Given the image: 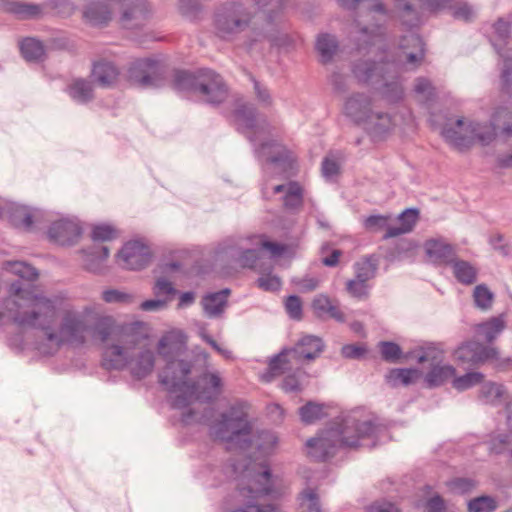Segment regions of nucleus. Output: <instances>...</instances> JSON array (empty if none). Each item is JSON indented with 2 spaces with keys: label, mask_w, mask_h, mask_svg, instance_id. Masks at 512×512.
I'll return each instance as SVG.
<instances>
[{
  "label": "nucleus",
  "mask_w": 512,
  "mask_h": 512,
  "mask_svg": "<svg viewBox=\"0 0 512 512\" xmlns=\"http://www.w3.org/2000/svg\"><path fill=\"white\" fill-rule=\"evenodd\" d=\"M381 428L363 410L338 417L329 427L307 441L308 454L317 461L333 457L343 448L374 447Z\"/></svg>",
  "instance_id": "obj_1"
},
{
  "label": "nucleus",
  "mask_w": 512,
  "mask_h": 512,
  "mask_svg": "<svg viewBox=\"0 0 512 512\" xmlns=\"http://www.w3.org/2000/svg\"><path fill=\"white\" fill-rule=\"evenodd\" d=\"M381 428L363 410L338 417L329 427L307 441L308 454L317 461L333 457L343 448L374 447Z\"/></svg>",
  "instance_id": "obj_2"
},
{
  "label": "nucleus",
  "mask_w": 512,
  "mask_h": 512,
  "mask_svg": "<svg viewBox=\"0 0 512 512\" xmlns=\"http://www.w3.org/2000/svg\"><path fill=\"white\" fill-rule=\"evenodd\" d=\"M9 293L3 302L0 317H8L20 327L40 329L48 340V334L53 331V325L59 317L61 299L35 294L30 285L22 280L13 282Z\"/></svg>",
  "instance_id": "obj_3"
},
{
  "label": "nucleus",
  "mask_w": 512,
  "mask_h": 512,
  "mask_svg": "<svg viewBox=\"0 0 512 512\" xmlns=\"http://www.w3.org/2000/svg\"><path fill=\"white\" fill-rule=\"evenodd\" d=\"M386 14L387 11L384 4L381 1H375L366 7V16L375 20L373 24H365L360 19L362 16L358 15V18L355 19L356 26L359 28L355 37L356 50L358 52H369L373 47H377L382 54H386L387 59H391V55L401 57L402 64L400 69L405 65L418 67L425 57L422 38L416 34L404 36L399 50L388 51L385 27L381 23Z\"/></svg>",
  "instance_id": "obj_4"
},
{
  "label": "nucleus",
  "mask_w": 512,
  "mask_h": 512,
  "mask_svg": "<svg viewBox=\"0 0 512 512\" xmlns=\"http://www.w3.org/2000/svg\"><path fill=\"white\" fill-rule=\"evenodd\" d=\"M142 322L126 324L120 331L118 343L105 346L102 365L106 369H127L134 379L142 380L149 376L155 367V353L141 346L146 335Z\"/></svg>",
  "instance_id": "obj_5"
},
{
  "label": "nucleus",
  "mask_w": 512,
  "mask_h": 512,
  "mask_svg": "<svg viewBox=\"0 0 512 512\" xmlns=\"http://www.w3.org/2000/svg\"><path fill=\"white\" fill-rule=\"evenodd\" d=\"M192 365L184 360H168L159 374V382L169 392L177 393L172 401V407L183 409L193 401L210 403L216 400L222 392V379L217 372L203 373L195 383H188L187 377Z\"/></svg>",
  "instance_id": "obj_6"
},
{
  "label": "nucleus",
  "mask_w": 512,
  "mask_h": 512,
  "mask_svg": "<svg viewBox=\"0 0 512 512\" xmlns=\"http://www.w3.org/2000/svg\"><path fill=\"white\" fill-rule=\"evenodd\" d=\"M254 13L250 7L240 0H226L219 3L213 12V27L215 35L224 41L232 42L238 40L240 36L250 31L244 41L247 50L253 49L256 43L248 48L247 41L252 35V31L260 29L266 31L271 28L264 20V27H252ZM259 42H257L258 44Z\"/></svg>",
  "instance_id": "obj_7"
},
{
  "label": "nucleus",
  "mask_w": 512,
  "mask_h": 512,
  "mask_svg": "<svg viewBox=\"0 0 512 512\" xmlns=\"http://www.w3.org/2000/svg\"><path fill=\"white\" fill-rule=\"evenodd\" d=\"M323 340L315 335H303L291 348H284L269 361L266 381L295 369L298 374L304 373L302 368L306 362L314 361L324 351Z\"/></svg>",
  "instance_id": "obj_8"
},
{
  "label": "nucleus",
  "mask_w": 512,
  "mask_h": 512,
  "mask_svg": "<svg viewBox=\"0 0 512 512\" xmlns=\"http://www.w3.org/2000/svg\"><path fill=\"white\" fill-rule=\"evenodd\" d=\"M92 314L91 307H85L82 311L64 310L58 328L49 332L47 341L56 349L63 345L76 348L84 346L90 334Z\"/></svg>",
  "instance_id": "obj_9"
},
{
  "label": "nucleus",
  "mask_w": 512,
  "mask_h": 512,
  "mask_svg": "<svg viewBox=\"0 0 512 512\" xmlns=\"http://www.w3.org/2000/svg\"><path fill=\"white\" fill-rule=\"evenodd\" d=\"M251 431L247 414L237 406H232L228 412L221 415L219 421L211 426L213 437L225 442L229 450L247 449L251 444Z\"/></svg>",
  "instance_id": "obj_10"
},
{
  "label": "nucleus",
  "mask_w": 512,
  "mask_h": 512,
  "mask_svg": "<svg viewBox=\"0 0 512 512\" xmlns=\"http://www.w3.org/2000/svg\"><path fill=\"white\" fill-rule=\"evenodd\" d=\"M498 129L505 137H512V111L507 107L497 108L489 122H470L469 136L458 138L456 143L468 149L474 145L489 146L496 140Z\"/></svg>",
  "instance_id": "obj_11"
},
{
  "label": "nucleus",
  "mask_w": 512,
  "mask_h": 512,
  "mask_svg": "<svg viewBox=\"0 0 512 512\" xmlns=\"http://www.w3.org/2000/svg\"><path fill=\"white\" fill-rule=\"evenodd\" d=\"M258 9L265 15L266 23L271 26L270 29L263 31L255 29L247 41L248 48H251L257 42L268 41L271 46L284 47L290 44V37L282 32L279 25L282 21L283 11L286 0H252Z\"/></svg>",
  "instance_id": "obj_12"
},
{
  "label": "nucleus",
  "mask_w": 512,
  "mask_h": 512,
  "mask_svg": "<svg viewBox=\"0 0 512 512\" xmlns=\"http://www.w3.org/2000/svg\"><path fill=\"white\" fill-rule=\"evenodd\" d=\"M402 64L401 57L391 55V59L386 58V54L378 62L370 60H358L353 64L352 73L355 78L362 83H368L374 77L380 79H395Z\"/></svg>",
  "instance_id": "obj_13"
},
{
  "label": "nucleus",
  "mask_w": 512,
  "mask_h": 512,
  "mask_svg": "<svg viewBox=\"0 0 512 512\" xmlns=\"http://www.w3.org/2000/svg\"><path fill=\"white\" fill-rule=\"evenodd\" d=\"M456 360L472 365L482 364L486 361H494L497 367L503 368L510 364V358L502 359L497 348L485 346L477 341H469L461 344L454 352Z\"/></svg>",
  "instance_id": "obj_14"
},
{
  "label": "nucleus",
  "mask_w": 512,
  "mask_h": 512,
  "mask_svg": "<svg viewBox=\"0 0 512 512\" xmlns=\"http://www.w3.org/2000/svg\"><path fill=\"white\" fill-rule=\"evenodd\" d=\"M197 96L206 104L219 106L228 99L229 87L219 73L209 68H202Z\"/></svg>",
  "instance_id": "obj_15"
},
{
  "label": "nucleus",
  "mask_w": 512,
  "mask_h": 512,
  "mask_svg": "<svg viewBox=\"0 0 512 512\" xmlns=\"http://www.w3.org/2000/svg\"><path fill=\"white\" fill-rule=\"evenodd\" d=\"M159 74V62L152 58L137 59L128 69V80L142 88L156 87Z\"/></svg>",
  "instance_id": "obj_16"
},
{
  "label": "nucleus",
  "mask_w": 512,
  "mask_h": 512,
  "mask_svg": "<svg viewBox=\"0 0 512 512\" xmlns=\"http://www.w3.org/2000/svg\"><path fill=\"white\" fill-rule=\"evenodd\" d=\"M151 260V252L148 246L139 241L126 243L118 253V261L121 266L129 270L145 268Z\"/></svg>",
  "instance_id": "obj_17"
},
{
  "label": "nucleus",
  "mask_w": 512,
  "mask_h": 512,
  "mask_svg": "<svg viewBox=\"0 0 512 512\" xmlns=\"http://www.w3.org/2000/svg\"><path fill=\"white\" fill-rule=\"evenodd\" d=\"M149 15L150 7L146 0H130L123 5L120 24L126 29L141 28Z\"/></svg>",
  "instance_id": "obj_18"
},
{
  "label": "nucleus",
  "mask_w": 512,
  "mask_h": 512,
  "mask_svg": "<svg viewBox=\"0 0 512 512\" xmlns=\"http://www.w3.org/2000/svg\"><path fill=\"white\" fill-rule=\"evenodd\" d=\"M82 233V229L76 220L63 218L53 222L49 228L48 235L51 240L59 245L75 244Z\"/></svg>",
  "instance_id": "obj_19"
},
{
  "label": "nucleus",
  "mask_w": 512,
  "mask_h": 512,
  "mask_svg": "<svg viewBox=\"0 0 512 512\" xmlns=\"http://www.w3.org/2000/svg\"><path fill=\"white\" fill-rule=\"evenodd\" d=\"M343 111L355 123H365L373 112L372 100L365 93H353L346 99Z\"/></svg>",
  "instance_id": "obj_20"
},
{
  "label": "nucleus",
  "mask_w": 512,
  "mask_h": 512,
  "mask_svg": "<svg viewBox=\"0 0 512 512\" xmlns=\"http://www.w3.org/2000/svg\"><path fill=\"white\" fill-rule=\"evenodd\" d=\"M0 10L18 20H36L43 16L42 5L17 0H0Z\"/></svg>",
  "instance_id": "obj_21"
},
{
  "label": "nucleus",
  "mask_w": 512,
  "mask_h": 512,
  "mask_svg": "<svg viewBox=\"0 0 512 512\" xmlns=\"http://www.w3.org/2000/svg\"><path fill=\"white\" fill-rule=\"evenodd\" d=\"M217 255L225 254L230 258L237 259L242 267L256 268L257 262L260 259L259 249H245L240 251L233 240H227L219 245Z\"/></svg>",
  "instance_id": "obj_22"
},
{
  "label": "nucleus",
  "mask_w": 512,
  "mask_h": 512,
  "mask_svg": "<svg viewBox=\"0 0 512 512\" xmlns=\"http://www.w3.org/2000/svg\"><path fill=\"white\" fill-rule=\"evenodd\" d=\"M427 257L433 263L450 264L455 258V248L443 239H429L424 243Z\"/></svg>",
  "instance_id": "obj_23"
},
{
  "label": "nucleus",
  "mask_w": 512,
  "mask_h": 512,
  "mask_svg": "<svg viewBox=\"0 0 512 512\" xmlns=\"http://www.w3.org/2000/svg\"><path fill=\"white\" fill-rule=\"evenodd\" d=\"M91 320L93 321L91 322L90 334H93V336L98 338L102 343L107 342L109 338L113 336L116 341L115 343H118L119 333L126 324L116 328L114 318L108 315L90 317V321Z\"/></svg>",
  "instance_id": "obj_24"
},
{
  "label": "nucleus",
  "mask_w": 512,
  "mask_h": 512,
  "mask_svg": "<svg viewBox=\"0 0 512 512\" xmlns=\"http://www.w3.org/2000/svg\"><path fill=\"white\" fill-rule=\"evenodd\" d=\"M201 75L202 68L195 71L176 69L173 72L171 87L177 92L193 93L197 95Z\"/></svg>",
  "instance_id": "obj_25"
},
{
  "label": "nucleus",
  "mask_w": 512,
  "mask_h": 512,
  "mask_svg": "<svg viewBox=\"0 0 512 512\" xmlns=\"http://www.w3.org/2000/svg\"><path fill=\"white\" fill-rule=\"evenodd\" d=\"M255 156L263 160H295L297 158L292 150L276 140L261 143L255 149Z\"/></svg>",
  "instance_id": "obj_26"
},
{
  "label": "nucleus",
  "mask_w": 512,
  "mask_h": 512,
  "mask_svg": "<svg viewBox=\"0 0 512 512\" xmlns=\"http://www.w3.org/2000/svg\"><path fill=\"white\" fill-rule=\"evenodd\" d=\"M43 213L39 209H30L25 206L16 205L11 209L10 221L18 228L30 231L35 223L42 221Z\"/></svg>",
  "instance_id": "obj_27"
},
{
  "label": "nucleus",
  "mask_w": 512,
  "mask_h": 512,
  "mask_svg": "<svg viewBox=\"0 0 512 512\" xmlns=\"http://www.w3.org/2000/svg\"><path fill=\"white\" fill-rule=\"evenodd\" d=\"M397 219L400 223L399 226L387 227V232L383 236L384 240L412 232L419 219V210L407 208L398 215Z\"/></svg>",
  "instance_id": "obj_28"
},
{
  "label": "nucleus",
  "mask_w": 512,
  "mask_h": 512,
  "mask_svg": "<svg viewBox=\"0 0 512 512\" xmlns=\"http://www.w3.org/2000/svg\"><path fill=\"white\" fill-rule=\"evenodd\" d=\"M229 294L230 290L225 288L221 291L208 293L203 296L201 304L205 315L209 318L220 317L227 306Z\"/></svg>",
  "instance_id": "obj_29"
},
{
  "label": "nucleus",
  "mask_w": 512,
  "mask_h": 512,
  "mask_svg": "<svg viewBox=\"0 0 512 512\" xmlns=\"http://www.w3.org/2000/svg\"><path fill=\"white\" fill-rule=\"evenodd\" d=\"M83 16L93 26H106L112 19V9L106 2L94 1L86 6Z\"/></svg>",
  "instance_id": "obj_30"
},
{
  "label": "nucleus",
  "mask_w": 512,
  "mask_h": 512,
  "mask_svg": "<svg viewBox=\"0 0 512 512\" xmlns=\"http://www.w3.org/2000/svg\"><path fill=\"white\" fill-rule=\"evenodd\" d=\"M91 76L99 86L111 87L118 79L119 70L112 62L98 61L93 65Z\"/></svg>",
  "instance_id": "obj_31"
},
{
  "label": "nucleus",
  "mask_w": 512,
  "mask_h": 512,
  "mask_svg": "<svg viewBox=\"0 0 512 512\" xmlns=\"http://www.w3.org/2000/svg\"><path fill=\"white\" fill-rule=\"evenodd\" d=\"M365 124L368 133L375 140L385 137L393 127L391 116L383 112H372Z\"/></svg>",
  "instance_id": "obj_32"
},
{
  "label": "nucleus",
  "mask_w": 512,
  "mask_h": 512,
  "mask_svg": "<svg viewBox=\"0 0 512 512\" xmlns=\"http://www.w3.org/2000/svg\"><path fill=\"white\" fill-rule=\"evenodd\" d=\"M244 490H246V488L242 489V493ZM247 492L253 498H259L274 493L273 479L271 471L267 465H265L263 470L255 476L252 484L248 486Z\"/></svg>",
  "instance_id": "obj_33"
},
{
  "label": "nucleus",
  "mask_w": 512,
  "mask_h": 512,
  "mask_svg": "<svg viewBox=\"0 0 512 512\" xmlns=\"http://www.w3.org/2000/svg\"><path fill=\"white\" fill-rule=\"evenodd\" d=\"M234 116L236 120L243 125L246 130L250 132L242 131L250 142H255L254 134L257 129V109L253 104H240L234 110Z\"/></svg>",
  "instance_id": "obj_34"
},
{
  "label": "nucleus",
  "mask_w": 512,
  "mask_h": 512,
  "mask_svg": "<svg viewBox=\"0 0 512 512\" xmlns=\"http://www.w3.org/2000/svg\"><path fill=\"white\" fill-rule=\"evenodd\" d=\"M505 326V319L500 315L475 325L474 331L478 339L491 343L502 333Z\"/></svg>",
  "instance_id": "obj_35"
},
{
  "label": "nucleus",
  "mask_w": 512,
  "mask_h": 512,
  "mask_svg": "<svg viewBox=\"0 0 512 512\" xmlns=\"http://www.w3.org/2000/svg\"><path fill=\"white\" fill-rule=\"evenodd\" d=\"M493 36L490 42L499 55L501 53H512L510 49H505L511 34V24L504 18H498L493 24Z\"/></svg>",
  "instance_id": "obj_36"
},
{
  "label": "nucleus",
  "mask_w": 512,
  "mask_h": 512,
  "mask_svg": "<svg viewBox=\"0 0 512 512\" xmlns=\"http://www.w3.org/2000/svg\"><path fill=\"white\" fill-rule=\"evenodd\" d=\"M468 125L465 124L463 118H458L455 121L451 122L450 120L445 123V125L441 129V135L445 138V140L454 146L458 150H465L468 147H460L456 141L458 138H464L469 136Z\"/></svg>",
  "instance_id": "obj_37"
},
{
  "label": "nucleus",
  "mask_w": 512,
  "mask_h": 512,
  "mask_svg": "<svg viewBox=\"0 0 512 512\" xmlns=\"http://www.w3.org/2000/svg\"><path fill=\"white\" fill-rule=\"evenodd\" d=\"M69 96L80 103H88L94 99V89L91 81L77 78L67 86Z\"/></svg>",
  "instance_id": "obj_38"
},
{
  "label": "nucleus",
  "mask_w": 512,
  "mask_h": 512,
  "mask_svg": "<svg viewBox=\"0 0 512 512\" xmlns=\"http://www.w3.org/2000/svg\"><path fill=\"white\" fill-rule=\"evenodd\" d=\"M403 357L415 358L418 363L429 362L433 366L443 360V351L435 344H428L404 354Z\"/></svg>",
  "instance_id": "obj_39"
},
{
  "label": "nucleus",
  "mask_w": 512,
  "mask_h": 512,
  "mask_svg": "<svg viewBox=\"0 0 512 512\" xmlns=\"http://www.w3.org/2000/svg\"><path fill=\"white\" fill-rule=\"evenodd\" d=\"M20 52L26 61L33 63L44 61L46 57L44 44L33 37H27L21 41Z\"/></svg>",
  "instance_id": "obj_40"
},
{
  "label": "nucleus",
  "mask_w": 512,
  "mask_h": 512,
  "mask_svg": "<svg viewBox=\"0 0 512 512\" xmlns=\"http://www.w3.org/2000/svg\"><path fill=\"white\" fill-rule=\"evenodd\" d=\"M420 376L421 372L416 368H394L388 372L386 380L393 387L408 386L415 383Z\"/></svg>",
  "instance_id": "obj_41"
},
{
  "label": "nucleus",
  "mask_w": 512,
  "mask_h": 512,
  "mask_svg": "<svg viewBox=\"0 0 512 512\" xmlns=\"http://www.w3.org/2000/svg\"><path fill=\"white\" fill-rule=\"evenodd\" d=\"M456 373L455 368L452 365L435 364L432 366L430 371L425 376V381L429 387H436L444 384L447 380L454 378Z\"/></svg>",
  "instance_id": "obj_42"
},
{
  "label": "nucleus",
  "mask_w": 512,
  "mask_h": 512,
  "mask_svg": "<svg viewBox=\"0 0 512 512\" xmlns=\"http://www.w3.org/2000/svg\"><path fill=\"white\" fill-rule=\"evenodd\" d=\"M450 265L458 282L464 285H471L476 281L477 269L468 261L454 258Z\"/></svg>",
  "instance_id": "obj_43"
},
{
  "label": "nucleus",
  "mask_w": 512,
  "mask_h": 512,
  "mask_svg": "<svg viewBox=\"0 0 512 512\" xmlns=\"http://www.w3.org/2000/svg\"><path fill=\"white\" fill-rule=\"evenodd\" d=\"M316 50L321 56V62L327 64L332 61L338 50V42L334 36L328 33L320 34L316 41Z\"/></svg>",
  "instance_id": "obj_44"
},
{
  "label": "nucleus",
  "mask_w": 512,
  "mask_h": 512,
  "mask_svg": "<svg viewBox=\"0 0 512 512\" xmlns=\"http://www.w3.org/2000/svg\"><path fill=\"white\" fill-rule=\"evenodd\" d=\"M505 394L506 390L502 384L486 382L480 388L479 398L486 404L498 405L504 400Z\"/></svg>",
  "instance_id": "obj_45"
},
{
  "label": "nucleus",
  "mask_w": 512,
  "mask_h": 512,
  "mask_svg": "<svg viewBox=\"0 0 512 512\" xmlns=\"http://www.w3.org/2000/svg\"><path fill=\"white\" fill-rule=\"evenodd\" d=\"M298 512H321L319 496L315 489L305 488L298 496Z\"/></svg>",
  "instance_id": "obj_46"
},
{
  "label": "nucleus",
  "mask_w": 512,
  "mask_h": 512,
  "mask_svg": "<svg viewBox=\"0 0 512 512\" xmlns=\"http://www.w3.org/2000/svg\"><path fill=\"white\" fill-rule=\"evenodd\" d=\"M285 208L289 210H298L303 205V188L295 181L287 183V192L283 197Z\"/></svg>",
  "instance_id": "obj_47"
},
{
  "label": "nucleus",
  "mask_w": 512,
  "mask_h": 512,
  "mask_svg": "<svg viewBox=\"0 0 512 512\" xmlns=\"http://www.w3.org/2000/svg\"><path fill=\"white\" fill-rule=\"evenodd\" d=\"M355 278L363 282L373 279L377 271V262L372 257H367L354 264Z\"/></svg>",
  "instance_id": "obj_48"
},
{
  "label": "nucleus",
  "mask_w": 512,
  "mask_h": 512,
  "mask_svg": "<svg viewBox=\"0 0 512 512\" xmlns=\"http://www.w3.org/2000/svg\"><path fill=\"white\" fill-rule=\"evenodd\" d=\"M278 444V437L272 431H260L255 438V446L263 455H270L274 452Z\"/></svg>",
  "instance_id": "obj_49"
},
{
  "label": "nucleus",
  "mask_w": 512,
  "mask_h": 512,
  "mask_svg": "<svg viewBox=\"0 0 512 512\" xmlns=\"http://www.w3.org/2000/svg\"><path fill=\"white\" fill-rule=\"evenodd\" d=\"M503 59L500 80L501 91L507 95H511L512 88V53H501Z\"/></svg>",
  "instance_id": "obj_50"
},
{
  "label": "nucleus",
  "mask_w": 512,
  "mask_h": 512,
  "mask_svg": "<svg viewBox=\"0 0 512 512\" xmlns=\"http://www.w3.org/2000/svg\"><path fill=\"white\" fill-rule=\"evenodd\" d=\"M468 512H493L497 509L495 498L482 495L471 499L468 502Z\"/></svg>",
  "instance_id": "obj_51"
},
{
  "label": "nucleus",
  "mask_w": 512,
  "mask_h": 512,
  "mask_svg": "<svg viewBox=\"0 0 512 512\" xmlns=\"http://www.w3.org/2000/svg\"><path fill=\"white\" fill-rule=\"evenodd\" d=\"M484 379L481 372H468L465 375L455 377L452 380L453 387L458 391H464L480 384Z\"/></svg>",
  "instance_id": "obj_52"
},
{
  "label": "nucleus",
  "mask_w": 512,
  "mask_h": 512,
  "mask_svg": "<svg viewBox=\"0 0 512 512\" xmlns=\"http://www.w3.org/2000/svg\"><path fill=\"white\" fill-rule=\"evenodd\" d=\"M109 252L107 246L93 247L87 255V268L94 272L97 271L100 268V264L108 258Z\"/></svg>",
  "instance_id": "obj_53"
},
{
  "label": "nucleus",
  "mask_w": 512,
  "mask_h": 512,
  "mask_svg": "<svg viewBox=\"0 0 512 512\" xmlns=\"http://www.w3.org/2000/svg\"><path fill=\"white\" fill-rule=\"evenodd\" d=\"M381 357L386 362L395 363L402 357L401 347L390 341H381L379 343Z\"/></svg>",
  "instance_id": "obj_54"
},
{
  "label": "nucleus",
  "mask_w": 512,
  "mask_h": 512,
  "mask_svg": "<svg viewBox=\"0 0 512 512\" xmlns=\"http://www.w3.org/2000/svg\"><path fill=\"white\" fill-rule=\"evenodd\" d=\"M102 299L109 304H131L134 302V295L118 289H107L102 292Z\"/></svg>",
  "instance_id": "obj_55"
},
{
  "label": "nucleus",
  "mask_w": 512,
  "mask_h": 512,
  "mask_svg": "<svg viewBox=\"0 0 512 512\" xmlns=\"http://www.w3.org/2000/svg\"><path fill=\"white\" fill-rule=\"evenodd\" d=\"M473 297L476 306L482 310H487L492 305L493 293L483 284L475 287Z\"/></svg>",
  "instance_id": "obj_56"
},
{
  "label": "nucleus",
  "mask_w": 512,
  "mask_h": 512,
  "mask_svg": "<svg viewBox=\"0 0 512 512\" xmlns=\"http://www.w3.org/2000/svg\"><path fill=\"white\" fill-rule=\"evenodd\" d=\"M299 414L304 423L311 424L322 417L323 408L319 404L308 402L299 409Z\"/></svg>",
  "instance_id": "obj_57"
},
{
  "label": "nucleus",
  "mask_w": 512,
  "mask_h": 512,
  "mask_svg": "<svg viewBox=\"0 0 512 512\" xmlns=\"http://www.w3.org/2000/svg\"><path fill=\"white\" fill-rule=\"evenodd\" d=\"M389 221V215H370L363 220V227L369 232H378L383 229L387 231V227H391Z\"/></svg>",
  "instance_id": "obj_58"
},
{
  "label": "nucleus",
  "mask_w": 512,
  "mask_h": 512,
  "mask_svg": "<svg viewBox=\"0 0 512 512\" xmlns=\"http://www.w3.org/2000/svg\"><path fill=\"white\" fill-rule=\"evenodd\" d=\"M447 486L454 493L466 494L477 486V482L472 478L458 477L450 480Z\"/></svg>",
  "instance_id": "obj_59"
},
{
  "label": "nucleus",
  "mask_w": 512,
  "mask_h": 512,
  "mask_svg": "<svg viewBox=\"0 0 512 512\" xmlns=\"http://www.w3.org/2000/svg\"><path fill=\"white\" fill-rule=\"evenodd\" d=\"M286 376L282 382V389L285 392H298L301 390V379L306 376V372L298 374L295 369L285 373Z\"/></svg>",
  "instance_id": "obj_60"
},
{
  "label": "nucleus",
  "mask_w": 512,
  "mask_h": 512,
  "mask_svg": "<svg viewBox=\"0 0 512 512\" xmlns=\"http://www.w3.org/2000/svg\"><path fill=\"white\" fill-rule=\"evenodd\" d=\"M382 95L389 102L396 103L403 97V88L396 81L386 82L383 85Z\"/></svg>",
  "instance_id": "obj_61"
},
{
  "label": "nucleus",
  "mask_w": 512,
  "mask_h": 512,
  "mask_svg": "<svg viewBox=\"0 0 512 512\" xmlns=\"http://www.w3.org/2000/svg\"><path fill=\"white\" fill-rule=\"evenodd\" d=\"M91 237L93 241H110L116 237V230L107 224L96 225L93 227Z\"/></svg>",
  "instance_id": "obj_62"
},
{
  "label": "nucleus",
  "mask_w": 512,
  "mask_h": 512,
  "mask_svg": "<svg viewBox=\"0 0 512 512\" xmlns=\"http://www.w3.org/2000/svg\"><path fill=\"white\" fill-rule=\"evenodd\" d=\"M285 309L291 319H302V301L296 295L289 296L285 301Z\"/></svg>",
  "instance_id": "obj_63"
},
{
  "label": "nucleus",
  "mask_w": 512,
  "mask_h": 512,
  "mask_svg": "<svg viewBox=\"0 0 512 512\" xmlns=\"http://www.w3.org/2000/svg\"><path fill=\"white\" fill-rule=\"evenodd\" d=\"M258 286L265 291H278L281 288V279L274 274L261 275L257 280Z\"/></svg>",
  "instance_id": "obj_64"
}]
</instances>
